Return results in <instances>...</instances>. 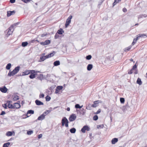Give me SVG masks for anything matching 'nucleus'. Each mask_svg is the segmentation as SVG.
I'll return each instance as SVG.
<instances>
[{
  "label": "nucleus",
  "instance_id": "1",
  "mask_svg": "<svg viewBox=\"0 0 147 147\" xmlns=\"http://www.w3.org/2000/svg\"><path fill=\"white\" fill-rule=\"evenodd\" d=\"M20 69V67L19 66L17 67L12 71H10L8 73V76H11L14 75L19 71Z\"/></svg>",
  "mask_w": 147,
  "mask_h": 147
},
{
  "label": "nucleus",
  "instance_id": "2",
  "mask_svg": "<svg viewBox=\"0 0 147 147\" xmlns=\"http://www.w3.org/2000/svg\"><path fill=\"white\" fill-rule=\"evenodd\" d=\"M62 125L63 126L65 125V126L66 127L68 126V121L67 119L65 117H64L62 120Z\"/></svg>",
  "mask_w": 147,
  "mask_h": 147
},
{
  "label": "nucleus",
  "instance_id": "3",
  "mask_svg": "<svg viewBox=\"0 0 147 147\" xmlns=\"http://www.w3.org/2000/svg\"><path fill=\"white\" fill-rule=\"evenodd\" d=\"M14 28H13V26H11L8 29L7 34V36H8L10 35L14 31Z\"/></svg>",
  "mask_w": 147,
  "mask_h": 147
},
{
  "label": "nucleus",
  "instance_id": "4",
  "mask_svg": "<svg viewBox=\"0 0 147 147\" xmlns=\"http://www.w3.org/2000/svg\"><path fill=\"white\" fill-rule=\"evenodd\" d=\"M72 16L71 15L67 19L65 24V27L66 28L71 23V19H72Z\"/></svg>",
  "mask_w": 147,
  "mask_h": 147
},
{
  "label": "nucleus",
  "instance_id": "5",
  "mask_svg": "<svg viewBox=\"0 0 147 147\" xmlns=\"http://www.w3.org/2000/svg\"><path fill=\"white\" fill-rule=\"evenodd\" d=\"M34 113V111L31 110H28L27 111V113L26 117V115H23L22 116V118H26L27 117H29L30 115H28L29 114H33Z\"/></svg>",
  "mask_w": 147,
  "mask_h": 147
},
{
  "label": "nucleus",
  "instance_id": "6",
  "mask_svg": "<svg viewBox=\"0 0 147 147\" xmlns=\"http://www.w3.org/2000/svg\"><path fill=\"white\" fill-rule=\"evenodd\" d=\"M76 117V115L74 114H71L69 118V120L70 121H73L75 120Z\"/></svg>",
  "mask_w": 147,
  "mask_h": 147
},
{
  "label": "nucleus",
  "instance_id": "7",
  "mask_svg": "<svg viewBox=\"0 0 147 147\" xmlns=\"http://www.w3.org/2000/svg\"><path fill=\"white\" fill-rule=\"evenodd\" d=\"M101 101L99 100H97L94 101L93 104L92 105V107H96L98 106V104L99 103H101Z\"/></svg>",
  "mask_w": 147,
  "mask_h": 147
},
{
  "label": "nucleus",
  "instance_id": "8",
  "mask_svg": "<svg viewBox=\"0 0 147 147\" xmlns=\"http://www.w3.org/2000/svg\"><path fill=\"white\" fill-rule=\"evenodd\" d=\"M90 128L87 126H85L81 129V131L83 133H85V131L87 130L88 131L90 130Z\"/></svg>",
  "mask_w": 147,
  "mask_h": 147
},
{
  "label": "nucleus",
  "instance_id": "9",
  "mask_svg": "<svg viewBox=\"0 0 147 147\" xmlns=\"http://www.w3.org/2000/svg\"><path fill=\"white\" fill-rule=\"evenodd\" d=\"M0 90L3 93H5L7 90V89L5 86H4L2 87H0Z\"/></svg>",
  "mask_w": 147,
  "mask_h": 147
},
{
  "label": "nucleus",
  "instance_id": "10",
  "mask_svg": "<svg viewBox=\"0 0 147 147\" xmlns=\"http://www.w3.org/2000/svg\"><path fill=\"white\" fill-rule=\"evenodd\" d=\"M11 101H7V107H8L10 109H14V106L13 105L11 104L10 103V102H11Z\"/></svg>",
  "mask_w": 147,
  "mask_h": 147
},
{
  "label": "nucleus",
  "instance_id": "11",
  "mask_svg": "<svg viewBox=\"0 0 147 147\" xmlns=\"http://www.w3.org/2000/svg\"><path fill=\"white\" fill-rule=\"evenodd\" d=\"M14 109L16 108V109H18L20 107V105L19 103H16L13 104Z\"/></svg>",
  "mask_w": 147,
  "mask_h": 147
},
{
  "label": "nucleus",
  "instance_id": "12",
  "mask_svg": "<svg viewBox=\"0 0 147 147\" xmlns=\"http://www.w3.org/2000/svg\"><path fill=\"white\" fill-rule=\"evenodd\" d=\"M35 102L36 104L37 105H40L44 104L42 102L37 100H36Z\"/></svg>",
  "mask_w": 147,
  "mask_h": 147
},
{
  "label": "nucleus",
  "instance_id": "13",
  "mask_svg": "<svg viewBox=\"0 0 147 147\" xmlns=\"http://www.w3.org/2000/svg\"><path fill=\"white\" fill-rule=\"evenodd\" d=\"M55 52L53 51V52L52 53H51L48 54L47 55V57L48 58L51 57H53L55 54Z\"/></svg>",
  "mask_w": 147,
  "mask_h": 147
},
{
  "label": "nucleus",
  "instance_id": "14",
  "mask_svg": "<svg viewBox=\"0 0 147 147\" xmlns=\"http://www.w3.org/2000/svg\"><path fill=\"white\" fill-rule=\"evenodd\" d=\"M15 13V11H8L7 12V16H9L11 15L14 14Z\"/></svg>",
  "mask_w": 147,
  "mask_h": 147
},
{
  "label": "nucleus",
  "instance_id": "15",
  "mask_svg": "<svg viewBox=\"0 0 147 147\" xmlns=\"http://www.w3.org/2000/svg\"><path fill=\"white\" fill-rule=\"evenodd\" d=\"M45 117L44 116V115L42 114L38 117L37 120H42L44 119Z\"/></svg>",
  "mask_w": 147,
  "mask_h": 147
},
{
  "label": "nucleus",
  "instance_id": "16",
  "mask_svg": "<svg viewBox=\"0 0 147 147\" xmlns=\"http://www.w3.org/2000/svg\"><path fill=\"white\" fill-rule=\"evenodd\" d=\"M47 58V55L46 56H41L40 58V60H41L40 61H43Z\"/></svg>",
  "mask_w": 147,
  "mask_h": 147
},
{
  "label": "nucleus",
  "instance_id": "17",
  "mask_svg": "<svg viewBox=\"0 0 147 147\" xmlns=\"http://www.w3.org/2000/svg\"><path fill=\"white\" fill-rule=\"evenodd\" d=\"M137 37L139 38L140 37L146 38L147 36L144 34H139L137 35Z\"/></svg>",
  "mask_w": 147,
  "mask_h": 147
},
{
  "label": "nucleus",
  "instance_id": "18",
  "mask_svg": "<svg viewBox=\"0 0 147 147\" xmlns=\"http://www.w3.org/2000/svg\"><path fill=\"white\" fill-rule=\"evenodd\" d=\"M51 111L50 110H47L45 111L42 114L44 115V116H45L49 113Z\"/></svg>",
  "mask_w": 147,
  "mask_h": 147
},
{
  "label": "nucleus",
  "instance_id": "19",
  "mask_svg": "<svg viewBox=\"0 0 147 147\" xmlns=\"http://www.w3.org/2000/svg\"><path fill=\"white\" fill-rule=\"evenodd\" d=\"M51 111L50 110H47L45 111L42 114L44 115V116H45L49 113Z\"/></svg>",
  "mask_w": 147,
  "mask_h": 147
},
{
  "label": "nucleus",
  "instance_id": "20",
  "mask_svg": "<svg viewBox=\"0 0 147 147\" xmlns=\"http://www.w3.org/2000/svg\"><path fill=\"white\" fill-rule=\"evenodd\" d=\"M118 139L117 138H114L112 139L111 141L112 144H114L118 141Z\"/></svg>",
  "mask_w": 147,
  "mask_h": 147
},
{
  "label": "nucleus",
  "instance_id": "21",
  "mask_svg": "<svg viewBox=\"0 0 147 147\" xmlns=\"http://www.w3.org/2000/svg\"><path fill=\"white\" fill-rule=\"evenodd\" d=\"M54 66H57L60 65V62L59 61H56L53 63Z\"/></svg>",
  "mask_w": 147,
  "mask_h": 147
},
{
  "label": "nucleus",
  "instance_id": "22",
  "mask_svg": "<svg viewBox=\"0 0 147 147\" xmlns=\"http://www.w3.org/2000/svg\"><path fill=\"white\" fill-rule=\"evenodd\" d=\"M93 65L92 64H89L87 66V69L88 71H90Z\"/></svg>",
  "mask_w": 147,
  "mask_h": 147
},
{
  "label": "nucleus",
  "instance_id": "23",
  "mask_svg": "<svg viewBox=\"0 0 147 147\" xmlns=\"http://www.w3.org/2000/svg\"><path fill=\"white\" fill-rule=\"evenodd\" d=\"M30 74V70H27L25 71L23 73V75H26L29 74Z\"/></svg>",
  "mask_w": 147,
  "mask_h": 147
},
{
  "label": "nucleus",
  "instance_id": "24",
  "mask_svg": "<svg viewBox=\"0 0 147 147\" xmlns=\"http://www.w3.org/2000/svg\"><path fill=\"white\" fill-rule=\"evenodd\" d=\"M139 39V38L138 37H137L136 38L134 39L133 42H132V45H134L137 42V40Z\"/></svg>",
  "mask_w": 147,
  "mask_h": 147
},
{
  "label": "nucleus",
  "instance_id": "25",
  "mask_svg": "<svg viewBox=\"0 0 147 147\" xmlns=\"http://www.w3.org/2000/svg\"><path fill=\"white\" fill-rule=\"evenodd\" d=\"M136 83L138 84L139 85H141L142 84V82L141 80L139 78H138L136 81Z\"/></svg>",
  "mask_w": 147,
  "mask_h": 147
},
{
  "label": "nucleus",
  "instance_id": "26",
  "mask_svg": "<svg viewBox=\"0 0 147 147\" xmlns=\"http://www.w3.org/2000/svg\"><path fill=\"white\" fill-rule=\"evenodd\" d=\"M13 135L12 132L11 131H9L7 132L6 134V136H11Z\"/></svg>",
  "mask_w": 147,
  "mask_h": 147
},
{
  "label": "nucleus",
  "instance_id": "27",
  "mask_svg": "<svg viewBox=\"0 0 147 147\" xmlns=\"http://www.w3.org/2000/svg\"><path fill=\"white\" fill-rule=\"evenodd\" d=\"M63 31L62 29H60L57 32V33H58V34H63Z\"/></svg>",
  "mask_w": 147,
  "mask_h": 147
},
{
  "label": "nucleus",
  "instance_id": "28",
  "mask_svg": "<svg viewBox=\"0 0 147 147\" xmlns=\"http://www.w3.org/2000/svg\"><path fill=\"white\" fill-rule=\"evenodd\" d=\"M10 145V143L8 142L5 143L3 145V147H9V146Z\"/></svg>",
  "mask_w": 147,
  "mask_h": 147
},
{
  "label": "nucleus",
  "instance_id": "29",
  "mask_svg": "<svg viewBox=\"0 0 147 147\" xmlns=\"http://www.w3.org/2000/svg\"><path fill=\"white\" fill-rule=\"evenodd\" d=\"M28 42H23L22 43V46L23 47H25L28 45Z\"/></svg>",
  "mask_w": 147,
  "mask_h": 147
},
{
  "label": "nucleus",
  "instance_id": "30",
  "mask_svg": "<svg viewBox=\"0 0 147 147\" xmlns=\"http://www.w3.org/2000/svg\"><path fill=\"white\" fill-rule=\"evenodd\" d=\"M115 1L113 3V6H114L116 4L119 3V2L121 1V0H114Z\"/></svg>",
  "mask_w": 147,
  "mask_h": 147
},
{
  "label": "nucleus",
  "instance_id": "31",
  "mask_svg": "<svg viewBox=\"0 0 147 147\" xmlns=\"http://www.w3.org/2000/svg\"><path fill=\"white\" fill-rule=\"evenodd\" d=\"M76 129L75 128H73L71 129L70 130V131L71 133H74L76 131Z\"/></svg>",
  "mask_w": 147,
  "mask_h": 147
},
{
  "label": "nucleus",
  "instance_id": "32",
  "mask_svg": "<svg viewBox=\"0 0 147 147\" xmlns=\"http://www.w3.org/2000/svg\"><path fill=\"white\" fill-rule=\"evenodd\" d=\"M11 63H9L6 66V69L8 70L9 69L11 68Z\"/></svg>",
  "mask_w": 147,
  "mask_h": 147
},
{
  "label": "nucleus",
  "instance_id": "33",
  "mask_svg": "<svg viewBox=\"0 0 147 147\" xmlns=\"http://www.w3.org/2000/svg\"><path fill=\"white\" fill-rule=\"evenodd\" d=\"M83 107V105H82V106H80L79 104H77L75 105V107L76 108H79L80 109L81 108H82Z\"/></svg>",
  "mask_w": 147,
  "mask_h": 147
},
{
  "label": "nucleus",
  "instance_id": "34",
  "mask_svg": "<svg viewBox=\"0 0 147 147\" xmlns=\"http://www.w3.org/2000/svg\"><path fill=\"white\" fill-rule=\"evenodd\" d=\"M19 99V97L17 95L15 96L13 98V100H17Z\"/></svg>",
  "mask_w": 147,
  "mask_h": 147
},
{
  "label": "nucleus",
  "instance_id": "35",
  "mask_svg": "<svg viewBox=\"0 0 147 147\" xmlns=\"http://www.w3.org/2000/svg\"><path fill=\"white\" fill-rule=\"evenodd\" d=\"M29 77L31 79H33L35 77V75L34 74H31L30 75Z\"/></svg>",
  "mask_w": 147,
  "mask_h": 147
},
{
  "label": "nucleus",
  "instance_id": "36",
  "mask_svg": "<svg viewBox=\"0 0 147 147\" xmlns=\"http://www.w3.org/2000/svg\"><path fill=\"white\" fill-rule=\"evenodd\" d=\"M46 98V100L47 101H49L51 99V98L50 96H46V97L45 98Z\"/></svg>",
  "mask_w": 147,
  "mask_h": 147
},
{
  "label": "nucleus",
  "instance_id": "37",
  "mask_svg": "<svg viewBox=\"0 0 147 147\" xmlns=\"http://www.w3.org/2000/svg\"><path fill=\"white\" fill-rule=\"evenodd\" d=\"M98 116L97 115H95L93 117V119L94 120L96 121L98 119Z\"/></svg>",
  "mask_w": 147,
  "mask_h": 147
},
{
  "label": "nucleus",
  "instance_id": "38",
  "mask_svg": "<svg viewBox=\"0 0 147 147\" xmlns=\"http://www.w3.org/2000/svg\"><path fill=\"white\" fill-rule=\"evenodd\" d=\"M120 101L121 103H124L125 102V100L124 98H120Z\"/></svg>",
  "mask_w": 147,
  "mask_h": 147
},
{
  "label": "nucleus",
  "instance_id": "39",
  "mask_svg": "<svg viewBox=\"0 0 147 147\" xmlns=\"http://www.w3.org/2000/svg\"><path fill=\"white\" fill-rule=\"evenodd\" d=\"M45 42L46 44L47 45H48L50 43L51 41L50 40H47L45 41Z\"/></svg>",
  "mask_w": 147,
  "mask_h": 147
},
{
  "label": "nucleus",
  "instance_id": "40",
  "mask_svg": "<svg viewBox=\"0 0 147 147\" xmlns=\"http://www.w3.org/2000/svg\"><path fill=\"white\" fill-rule=\"evenodd\" d=\"M92 58V56L90 55H89L86 57V59L87 60H90Z\"/></svg>",
  "mask_w": 147,
  "mask_h": 147
},
{
  "label": "nucleus",
  "instance_id": "41",
  "mask_svg": "<svg viewBox=\"0 0 147 147\" xmlns=\"http://www.w3.org/2000/svg\"><path fill=\"white\" fill-rule=\"evenodd\" d=\"M33 133V131L32 130H30L28 131L27 132V134L28 135H31V134H32Z\"/></svg>",
  "mask_w": 147,
  "mask_h": 147
},
{
  "label": "nucleus",
  "instance_id": "42",
  "mask_svg": "<svg viewBox=\"0 0 147 147\" xmlns=\"http://www.w3.org/2000/svg\"><path fill=\"white\" fill-rule=\"evenodd\" d=\"M7 103L6 104H5L3 105V107L5 109H7Z\"/></svg>",
  "mask_w": 147,
  "mask_h": 147
},
{
  "label": "nucleus",
  "instance_id": "43",
  "mask_svg": "<svg viewBox=\"0 0 147 147\" xmlns=\"http://www.w3.org/2000/svg\"><path fill=\"white\" fill-rule=\"evenodd\" d=\"M63 87L62 86H57V88L59 90H61L62 89Z\"/></svg>",
  "mask_w": 147,
  "mask_h": 147
},
{
  "label": "nucleus",
  "instance_id": "44",
  "mask_svg": "<svg viewBox=\"0 0 147 147\" xmlns=\"http://www.w3.org/2000/svg\"><path fill=\"white\" fill-rule=\"evenodd\" d=\"M30 74L31 73V74H34V73H35V71L34 70H29Z\"/></svg>",
  "mask_w": 147,
  "mask_h": 147
},
{
  "label": "nucleus",
  "instance_id": "45",
  "mask_svg": "<svg viewBox=\"0 0 147 147\" xmlns=\"http://www.w3.org/2000/svg\"><path fill=\"white\" fill-rule=\"evenodd\" d=\"M131 46H129V47L126 48L125 49V51H129L130 49H131Z\"/></svg>",
  "mask_w": 147,
  "mask_h": 147
},
{
  "label": "nucleus",
  "instance_id": "46",
  "mask_svg": "<svg viewBox=\"0 0 147 147\" xmlns=\"http://www.w3.org/2000/svg\"><path fill=\"white\" fill-rule=\"evenodd\" d=\"M100 112V109H99L96 112L94 113V114H98Z\"/></svg>",
  "mask_w": 147,
  "mask_h": 147
},
{
  "label": "nucleus",
  "instance_id": "47",
  "mask_svg": "<svg viewBox=\"0 0 147 147\" xmlns=\"http://www.w3.org/2000/svg\"><path fill=\"white\" fill-rule=\"evenodd\" d=\"M90 106H92L90 104H89L88 105V106L86 107V109L88 110L90 109Z\"/></svg>",
  "mask_w": 147,
  "mask_h": 147
},
{
  "label": "nucleus",
  "instance_id": "48",
  "mask_svg": "<svg viewBox=\"0 0 147 147\" xmlns=\"http://www.w3.org/2000/svg\"><path fill=\"white\" fill-rule=\"evenodd\" d=\"M44 97V94H40L39 95L40 98H43Z\"/></svg>",
  "mask_w": 147,
  "mask_h": 147
},
{
  "label": "nucleus",
  "instance_id": "49",
  "mask_svg": "<svg viewBox=\"0 0 147 147\" xmlns=\"http://www.w3.org/2000/svg\"><path fill=\"white\" fill-rule=\"evenodd\" d=\"M103 127V125H98L97 126V128H99L100 127L101 128H102Z\"/></svg>",
  "mask_w": 147,
  "mask_h": 147
},
{
  "label": "nucleus",
  "instance_id": "50",
  "mask_svg": "<svg viewBox=\"0 0 147 147\" xmlns=\"http://www.w3.org/2000/svg\"><path fill=\"white\" fill-rule=\"evenodd\" d=\"M59 37V35H58V34H57V33L55 36V39H57V38H58Z\"/></svg>",
  "mask_w": 147,
  "mask_h": 147
},
{
  "label": "nucleus",
  "instance_id": "51",
  "mask_svg": "<svg viewBox=\"0 0 147 147\" xmlns=\"http://www.w3.org/2000/svg\"><path fill=\"white\" fill-rule=\"evenodd\" d=\"M40 44L42 45H47L46 44L45 41L44 42H41L40 43Z\"/></svg>",
  "mask_w": 147,
  "mask_h": 147
},
{
  "label": "nucleus",
  "instance_id": "52",
  "mask_svg": "<svg viewBox=\"0 0 147 147\" xmlns=\"http://www.w3.org/2000/svg\"><path fill=\"white\" fill-rule=\"evenodd\" d=\"M136 68H137V66L136 65V64H135L133 66L132 68V69L133 70L134 69H136Z\"/></svg>",
  "mask_w": 147,
  "mask_h": 147
},
{
  "label": "nucleus",
  "instance_id": "53",
  "mask_svg": "<svg viewBox=\"0 0 147 147\" xmlns=\"http://www.w3.org/2000/svg\"><path fill=\"white\" fill-rule=\"evenodd\" d=\"M132 71L133 69H131L128 72V74H132L133 73Z\"/></svg>",
  "mask_w": 147,
  "mask_h": 147
},
{
  "label": "nucleus",
  "instance_id": "54",
  "mask_svg": "<svg viewBox=\"0 0 147 147\" xmlns=\"http://www.w3.org/2000/svg\"><path fill=\"white\" fill-rule=\"evenodd\" d=\"M22 1L25 3H27L30 1V0H22Z\"/></svg>",
  "mask_w": 147,
  "mask_h": 147
},
{
  "label": "nucleus",
  "instance_id": "55",
  "mask_svg": "<svg viewBox=\"0 0 147 147\" xmlns=\"http://www.w3.org/2000/svg\"><path fill=\"white\" fill-rule=\"evenodd\" d=\"M5 114V113L4 111H2L1 113L0 114V115H3Z\"/></svg>",
  "mask_w": 147,
  "mask_h": 147
},
{
  "label": "nucleus",
  "instance_id": "56",
  "mask_svg": "<svg viewBox=\"0 0 147 147\" xmlns=\"http://www.w3.org/2000/svg\"><path fill=\"white\" fill-rule=\"evenodd\" d=\"M42 134H40L38 135V138L39 139H40V138H41L42 137Z\"/></svg>",
  "mask_w": 147,
  "mask_h": 147
},
{
  "label": "nucleus",
  "instance_id": "57",
  "mask_svg": "<svg viewBox=\"0 0 147 147\" xmlns=\"http://www.w3.org/2000/svg\"><path fill=\"white\" fill-rule=\"evenodd\" d=\"M47 34H42L41 35V37H43L45 36H46Z\"/></svg>",
  "mask_w": 147,
  "mask_h": 147
},
{
  "label": "nucleus",
  "instance_id": "58",
  "mask_svg": "<svg viewBox=\"0 0 147 147\" xmlns=\"http://www.w3.org/2000/svg\"><path fill=\"white\" fill-rule=\"evenodd\" d=\"M18 23H15V24H14L13 25H11V26H13V28H14V26H16L17 25H18Z\"/></svg>",
  "mask_w": 147,
  "mask_h": 147
},
{
  "label": "nucleus",
  "instance_id": "59",
  "mask_svg": "<svg viewBox=\"0 0 147 147\" xmlns=\"http://www.w3.org/2000/svg\"><path fill=\"white\" fill-rule=\"evenodd\" d=\"M59 90L57 88H56V90H55V92L56 94H57L58 93V92H59Z\"/></svg>",
  "mask_w": 147,
  "mask_h": 147
},
{
  "label": "nucleus",
  "instance_id": "60",
  "mask_svg": "<svg viewBox=\"0 0 147 147\" xmlns=\"http://www.w3.org/2000/svg\"><path fill=\"white\" fill-rule=\"evenodd\" d=\"M16 0H10V2L11 3H14L15 2Z\"/></svg>",
  "mask_w": 147,
  "mask_h": 147
},
{
  "label": "nucleus",
  "instance_id": "61",
  "mask_svg": "<svg viewBox=\"0 0 147 147\" xmlns=\"http://www.w3.org/2000/svg\"><path fill=\"white\" fill-rule=\"evenodd\" d=\"M123 11L124 12H125L127 11V9L125 8H124L123 9Z\"/></svg>",
  "mask_w": 147,
  "mask_h": 147
},
{
  "label": "nucleus",
  "instance_id": "62",
  "mask_svg": "<svg viewBox=\"0 0 147 147\" xmlns=\"http://www.w3.org/2000/svg\"><path fill=\"white\" fill-rule=\"evenodd\" d=\"M143 15H140L138 17V18H143Z\"/></svg>",
  "mask_w": 147,
  "mask_h": 147
},
{
  "label": "nucleus",
  "instance_id": "63",
  "mask_svg": "<svg viewBox=\"0 0 147 147\" xmlns=\"http://www.w3.org/2000/svg\"><path fill=\"white\" fill-rule=\"evenodd\" d=\"M143 15V17H144V18H146V17H147V15H146V14H144V15Z\"/></svg>",
  "mask_w": 147,
  "mask_h": 147
},
{
  "label": "nucleus",
  "instance_id": "64",
  "mask_svg": "<svg viewBox=\"0 0 147 147\" xmlns=\"http://www.w3.org/2000/svg\"><path fill=\"white\" fill-rule=\"evenodd\" d=\"M67 110L68 111H69L70 110V109L69 107H68L67 108Z\"/></svg>",
  "mask_w": 147,
  "mask_h": 147
}]
</instances>
